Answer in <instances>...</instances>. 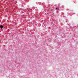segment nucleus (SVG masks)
<instances>
[{"instance_id": "nucleus-1", "label": "nucleus", "mask_w": 78, "mask_h": 78, "mask_svg": "<svg viewBox=\"0 0 78 78\" xmlns=\"http://www.w3.org/2000/svg\"><path fill=\"white\" fill-rule=\"evenodd\" d=\"M0 28H1V29H2V28H3V26L1 25L0 26Z\"/></svg>"}, {"instance_id": "nucleus-2", "label": "nucleus", "mask_w": 78, "mask_h": 78, "mask_svg": "<svg viewBox=\"0 0 78 78\" xmlns=\"http://www.w3.org/2000/svg\"><path fill=\"white\" fill-rule=\"evenodd\" d=\"M55 9L57 10V11H58V10H59V9L57 8H55Z\"/></svg>"}]
</instances>
